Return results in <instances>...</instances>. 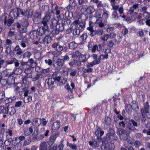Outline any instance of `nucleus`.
Masks as SVG:
<instances>
[{
	"label": "nucleus",
	"instance_id": "f257e3e1",
	"mask_svg": "<svg viewBox=\"0 0 150 150\" xmlns=\"http://www.w3.org/2000/svg\"><path fill=\"white\" fill-rule=\"evenodd\" d=\"M111 5L112 7L111 10L114 11L112 13L111 18L114 21L118 20L121 15L124 14V8L122 6L119 7V5L115 3L111 4Z\"/></svg>",
	"mask_w": 150,
	"mask_h": 150
},
{
	"label": "nucleus",
	"instance_id": "f03ea898",
	"mask_svg": "<svg viewBox=\"0 0 150 150\" xmlns=\"http://www.w3.org/2000/svg\"><path fill=\"white\" fill-rule=\"evenodd\" d=\"M22 10L19 8H16L11 10L10 13L11 18L15 19L18 18L20 13L21 15Z\"/></svg>",
	"mask_w": 150,
	"mask_h": 150
},
{
	"label": "nucleus",
	"instance_id": "7ed1b4c3",
	"mask_svg": "<svg viewBox=\"0 0 150 150\" xmlns=\"http://www.w3.org/2000/svg\"><path fill=\"white\" fill-rule=\"evenodd\" d=\"M107 136L111 141L117 140L118 139L115 134L114 130L112 128H109L108 133L107 134Z\"/></svg>",
	"mask_w": 150,
	"mask_h": 150
},
{
	"label": "nucleus",
	"instance_id": "20e7f679",
	"mask_svg": "<svg viewBox=\"0 0 150 150\" xmlns=\"http://www.w3.org/2000/svg\"><path fill=\"white\" fill-rule=\"evenodd\" d=\"M51 18L50 14L49 13L46 14L41 21V23L43 25V26L46 28H49L48 23Z\"/></svg>",
	"mask_w": 150,
	"mask_h": 150
},
{
	"label": "nucleus",
	"instance_id": "39448f33",
	"mask_svg": "<svg viewBox=\"0 0 150 150\" xmlns=\"http://www.w3.org/2000/svg\"><path fill=\"white\" fill-rule=\"evenodd\" d=\"M149 106L148 102H146L144 104V108H142L141 110V113L142 116L146 115L148 117L150 118V116H148L147 114L149 112Z\"/></svg>",
	"mask_w": 150,
	"mask_h": 150
},
{
	"label": "nucleus",
	"instance_id": "423d86ee",
	"mask_svg": "<svg viewBox=\"0 0 150 150\" xmlns=\"http://www.w3.org/2000/svg\"><path fill=\"white\" fill-rule=\"evenodd\" d=\"M48 28H46L43 26L38 28L37 30H36L38 35L42 36L44 34L46 35V33L47 31Z\"/></svg>",
	"mask_w": 150,
	"mask_h": 150
},
{
	"label": "nucleus",
	"instance_id": "0eeeda50",
	"mask_svg": "<svg viewBox=\"0 0 150 150\" xmlns=\"http://www.w3.org/2000/svg\"><path fill=\"white\" fill-rule=\"evenodd\" d=\"M51 47L54 48H55L56 50L58 52H61L63 49V47L60 45L58 42L54 43L52 45Z\"/></svg>",
	"mask_w": 150,
	"mask_h": 150
},
{
	"label": "nucleus",
	"instance_id": "6e6552de",
	"mask_svg": "<svg viewBox=\"0 0 150 150\" xmlns=\"http://www.w3.org/2000/svg\"><path fill=\"white\" fill-rule=\"evenodd\" d=\"M33 14V12L32 9L28 8L27 9L26 11L23 12L22 10L21 15L23 16H25L27 18L31 17Z\"/></svg>",
	"mask_w": 150,
	"mask_h": 150
},
{
	"label": "nucleus",
	"instance_id": "1a4fd4ad",
	"mask_svg": "<svg viewBox=\"0 0 150 150\" xmlns=\"http://www.w3.org/2000/svg\"><path fill=\"white\" fill-rule=\"evenodd\" d=\"M41 119L39 118H35L33 119V125L35 127L37 128L41 124Z\"/></svg>",
	"mask_w": 150,
	"mask_h": 150
},
{
	"label": "nucleus",
	"instance_id": "9d476101",
	"mask_svg": "<svg viewBox=\"0 0 150 150\" xmlns=\"http://www.w3.org/2000/svg\"><path fill=\"white\" fill-rule=\"evenodd\" d=\"M57 137V136L56 134L52 135L49 138V141L47 142L48 144L50 146H51L54 143Z\"/></svg>",
	"mask_w": 150,
	"mask_h": 150
},
{
	"label": "nucleus",
	"instance_id": "9b49d317",
	"mask_svg": "<svg viewBox=\"0 0 150 150\" xmlns=\"http://www.w3.org/2000/svg\"><path fill=\"white\" fill-rule=\"evenodd\" d=\"M3 72L6 76L11 77L14 74L15 70H13L12 71L11 69H6L3 71Z\"/></svg>",
	"mask_w": 150,
	"mask_h": 150
},
{
	"label": "nucleus",
	"instance_id": "f8f14e48",
	"mask_svg": "<svg viewBox=\"0 0 150 150\" xmlns=\"http://www.w3.org/2000/svg\"><path fill=\"white\" fill-rule=\"evenodd\" d=\"M93 66L90 63H88L86 65V68H85L84 69V73H91L92 72L93 70V69L91 68Z\"/></svg>",
	"mask_w": 150,
	"mask_h": 150
},
{
	"label": "nucleus",
	"instance_id": "ddd939ff",
	"mask_svg": "<svg viewBox=\"0 0 150 150\" xmlns=\"http://www.w3.org/2000/svg\"><path fill=\"white\" fill-rule=\"evenodd\" d=\"M23 68L25 69L24 72L25 73H29L32 71L31 68L32 66H30V65L28 64L27 63H24L23 65Z\"/></svg>",
	"mask_w": 150,
	"mask_h": 150
},
{
	"label": "nucleus",
	"instance_id": "4468645a",
	"mask_svg": "<svg viewBox=\"0 0 150 150\" xmlns=\"http://www.w3.org/2000/svg\"><path fill=\"white\" fill-rule=\"evenodd\" d=\"M103 33V30L102 29L95 30L93 33L91 34V37H93L95 35L100 36Z\"/></svg>",
	"mask_w": 150,
	"mask_h": 150
},
{
	"label": "nucleus",
	"instance_id": "2eb2a0df",
	"mask_svg": "<svg viewBox=\"0 0 150 150\" xmlns=\"http://www.w3.org/2000/svg\"><path fill=\"white\" fill-rule=\"evenodd\" d=\"M29 36L31 39H35L37 38L38 35L36 30H34L30 33Z\"/></svg>",
	"mask_w": 150,
	"mask_h": 150
},
{
	"label": "nucleus",
	"instance_id": "dca6fc26",
	"mask_svg": "<svg viewBox=\"0 0 150 150\" xmlns=\"http://www.w3.org/2000/svg\"><path fill=\"white\" fill-rule=\"evenodd\" d=\"M93 25L94 24L93 22L91 21H89V26L87 28V29L90 32V35L91 36V34L93 33V31L95 30L93 29Z\"/></svg>",
	"mask_w": 150,
	"mask_h": 150
},
{
	"label": "nucleus",
	"instance_id": "f3484780",
	"mask_svg": "<svg viewBox=\"0 0 150 150\" xmlns=\"http://www.w3.org/2000/svg\"><path fill=\"white\" fill-rule=\"evenodd\" d=\"M40 150H47V144L46 142L43 141L41 142L39 147Z\"/></svg>",
	"mask_w": 150,
	"mask_h": 150
},
{
	"label": "nucleus",
	"instance_id": "a211bd4d",
	"mask_svg": "<svg viewBox=\"0 0 150 150\" xmlns=\"http://www.w3.org/2000/svg\"><path fill=\"white\" fill-rule=\"evenodd\" d=\"M60 126V122L59 120H57L56 122H54L52 126V128L54 130L58 129Z\"/></svg>",
	"mask_w": 150,
	"mask_h": 150
},
{
	"label": "nucleus",
	"instance_id": "6ab92c4d",
	"mask_svg": "<svg viewBox=\"0 0 150 150\" xmlns=\"http://www.w3.org/2000/svg\"><path fill=\"white\" fill-rule=\"evenodd\" d=\"M68 70L70 72V76L72 77L74 76L76 74L77 71L76 69L71 68H68Z\"/></svg>",
	"mask_w": 150,
	"mask_h": 150
},
{
	"label": "nucleus",
	"instance_id": "aec40b11",
	"mask_svg": "<svg viewBox=\"0 0 150 150\" xmlns=\"http://www.w3.org/2000/svg\"><path fill=\"white\" fill-rule=\"evenodd\" d=\"M139 4H135L133 5L129 10L128 12V13L129 14H131L134 11L138 8Z\"/></svg>",
	"mask_w": 150,
	"mask_h": 150
},
{
	"label": "nucleus",
	"instance_id": "412c9836",
	"mask_svg": "<svg viewBox=\"0 0 150 150\" xmlns=\"http://www.w3.org/2000/svg\"><path fill=\"white\" fill-rule=\"evenodd\" d=\"M86 11L88 14H91L94 12L95 9L93 7L90 6L87 8Z\"/></svg>",
	"mask_w": 150,
	"mask_h": 150
},
{
	"label": "nucleus",
	"instance_id": "4be33fe9",
	"mask_svg": "<svg viewBox=\"0 0 150 150\" xmlns=\"http://www.w3.org/2000/svg\"><path fill=\"white\" fill-rule=\"evenodd\" d=\"M64 62L62 59H58L56 61V64L59 67H62L64 64Z\"/></svg>",
	"mask_w": 150,
	"mask_h": 150
},
{
	"label": "nucleus",
	"instance_id": "5701e85b",
	"mask_svg": "<svg viewBox=\"0 0 150 150\" xmlns=\"http://www.w3.org/2000/svg\"><path fill=\"white\" fill-rule=\"evenodd\" d=\"M67 146H69L72 150H76L77 149V146L74 144L69 143L68 142H67Z\"/></svg>",
	"mask_w": 150,
	"mask_h": 150
},
{
	"label": "nucleus",
	"instance_id": "b1692460",
	"mask_svg": "<svg viewBox=\"0 0 150 150\" xmlns=\"http://www.w3.org/2000/svg\"><path fill=\"white\" fill-rule=\"evenodd\" d=\"M54 11H56V14L57 15H58L60 13V11L59 9L58 6H57L56 7H55L54 8H53L51 11V13H54Z\"/></svg>",
	"mask_w": 150,
	"mask_h": 150
},
{
	"label": "nucleus",
	"instance_id": "393cba45",
	"mask_svg": "<svg viewBox=\"0 0 150 150\" xmlns=\"http://www.w3.org/2000/svg\"><path fill=\"white\" fill-rule=\"evenodd\" d=\"M108 39H109V35L107 33L104 34L100 38L101 40L104 41H107Z\"/></svg>",
	"mask_w": 150,
	"mask_h": 150
},
{
	"label": "nucleus",
	"instance_id": "a878e982",
	"mask_svg": "<svg viewBox=\"0 0 150 150\" xmlns=\"http://www.w3.org/2000/svg\"><path fill=\"white\" fill-rule=\"evenodd\" d=\"M54 79L53 78H48L46 80V82L48 86H51L54 83Z\"/></svg>",
	"mask_w": 150,
	"mask_h": 150
},
{
	"label": "nucleus",
	"instance_id": "bb28decb",
	"mask_svg": "<svg viewBox=\"0 0 150 150\" xmlns=\"http://www.w3.org/2000/svg\"><path fill=\"white\" fill-rule=\"evenodd\" d=\"M77 46V44L74 42H71L69 44V47L71 49H74Z\"/></svg>",
	"mask_w": 150,
	"mask_h": 150
},
{
	"label": "nucleus",
	"instance_id": "cd10ccee",
	"mask_svg": "<svg viewBox=\"0 0 150 150\" xmlns=\"http://www.w3.org/2000/svg\"><path fill=\"white\" fill-rule=\"evenodd\" d=\"M58 21L56 20H52L51 21V24L50 25V28H54L57 25Z\"/></svg>",
	"mask_w": 150,
	"mask_h": 150
},
{
	"label": "nucleus",
	"instance_id": "c85d7f7f",
	"mask_svg": "<svg viewBox=\"0 0 150 150\" xmlns=\"http://www.w3.org/2000/svg\"><path fill=\"white\" fill-rule=\"evenodd\" d=\"M46 35L47 36L45 38V44H48L51 41L52 39L50 36L47 35V34H46Z\"/></svg>",
	"mask_w": 150,
	"mask_h": 150
},
{
	"label": "nucleus",
	"instance_id": "c756f323",
	"mask_svg": "<svg viewBox=\"0 0 150 150\" xmlns=\"http://www.w3.org/2000/svg\"><path fill=\"white\" fill-rule=\"evenodd\" d=\"M125 107L127 112H129L130 111L132 110V107L131 105L127 104H125Z\"/></svg>",
	"mask_w": 150,
	"mask_h": 150
},
{
	"label": "nucleus",
	"instance_id": "7c9ffc66",
	"mask_svg": "<svg viewBox=\"0 0 150 150\" xmlns=\"http://www.w3.org/2000/svg\"><path fill=\"white\" fill-rule=\"evenodd\" d=\"M8 113L11 115H13L15 112L14 108L12 107H8Z\"/></svg>",
	"mask_w": 150,
	"mask_h": 150
},
{
	"label": "nucleus",
	"instance_id": "2f4dec72",
	"mask_svg": "<svg viewBox=\"0 0 150 150\" xmlns=\"http://www.w3.org/2000/svg\"><path fill=\"white\" fill-rule=\"evenodd\" d=\"M42 75L41 74H38L36 75L35 77L33 79V81H36L39 79H41L42 78Z\"/></svg>",
	"mask_w": 150,
	"mask_h": 150
},
{
	"label": "nucleus",
	"instance_id": "473e14b6",
	"mask_svg": "<svg viewBox=\"0 0 150 150\" xmlns=\"http://www.w3.org/2000/svg\"><path fill=\"white\" fill-rule=\"evenodd\" d=\"M74 29H73V33L74 35H76L79 34L80 33V30L76 28V25H74Z\"/></svg>",
	"mask_w": 150,
	"mask_h": 150
},
{
	"label": "nucleus",
	"instance_id": "72a5a7b5",
	"mask_svg": "<svg viewBox=\"0 0 150 150\" xmlns=\"http://www.w3.org/2000/svg\"><path fill=\"white\" fill-rule=\"evenodd\" d=\"M99 59V57L98 59H95L90 63L93 66L96 64H98L100 62V59Z\"/></svg>",
	"mask_w": 150,
	"mask_h": 150
},
{
	"label": "nucleus",
	"instance_id": "f704fd0d",
	"mask_svg": "<svg viewBox=\"0 0 150 150\" xmlns=\"http://www.w3.org/2000/svg\"><path fill=\"white\" fill-rule=\"evenodd\" d=\"M109 12L107 11L104 12L102 15V17L105 19H106L108 18V16L109 15Z\"/></svg>",
	"mask_w": 150,
	"mask_h": 150
},
{
	"label": "nucleus",
	"instance_id": "c9c22d12",
	"mask_svg": "<svg viewBox=\"0 0 150 150\" xmlns=\"http://www.w3.org/2000/svg\"><path fill=\"white\" fill-rule=\"evenodd\" d=\"M45 63L48 65L49 66H51L52 63L53 61L51 59H46L45 60Z\"/></svg>",
	"mask_w": 150,
	"mask_h": 150
},
{
	"label": "nucleus",
	"instance_id": "e433bc0d",
	"mask_svg": "<svg viewBox=\"0 0 150 150\" xmlns=\"http://www.w3.org/2000/svg\"><path fill=\"white\" fill-rule=\"evenodd\" d=\"M88 143L93 148L96 147L97 146V142L96 141H89Z\"/></svg>",
	"mask_w": 150,
	"mask_h": 150
},
{
	"label": "nucleus",
	"instance_id": "4c0bfd02",
	"mask_svg": "<svg viewBox=\"0 0 150 150\" xmlns=\"http://www.w3.org/2000/svg\"><path fill=\"white\" fill-rule=\"evenodd\" d=\"M31 54L30 52H26L23 54V58H25V57L29 58L31 56Z\"/></svg>",
	"mask_w": 150,
	"mask_h": 150
},
{
	"label": "nucleus",
	"instance_id": "58836bf2",
	"mask_svg": "<svg viewBox=\"0 0 150 150\" xmlns=\"http://www.w3.org/2000/svg\"><path fill=\"white\" fill-rule=\"evenodd\" d=\"M63 141L60 142L59 144L57 146V150H63L64 147V145L63 144Z\"/></svg>",
	"mask_w": 150,
	"mask_h": 150
},
{
	"label": "nucleus",
	"instance_id": "ea45409f",
	"mask_svg": "<svg viewBox=\"0 0 150 150\" xmlns=\"http://www.w3.org/2000/svg\"><path fill=\"white\" fill-rule=\"evenodd\" d=\"M111 120L110 118L108 117H105V123L107 125H109L110 124Z\"/></svg>",
	"mask_w": 150,
	"mask_h": 150
},
{
	"label": "nucleus",
	"instance_id": "a19ab883",
	"mask_svg": "<svg viewBox=\"0 0 150 150\" xmlns=\"http://www.w3.org/2000/svg\"><path fill=\"white\" fill-rule=\"evenodd\" d=\"M9 37H12L15 35V30L12 31L10 30L7 33Z\"/></svg>",
	"mask_w": 150,
	"mask_h": 150
},
{
	"label": "nucleus",
	"instance_id": "79ce46f5",
	"mask_svg": "<svg viewBox=\"0 0 150 150\" xmlns=\"http://www.w3.org/2000/svg\"><path fill=\"white\" fill-rule=\"evenodd\" d=\"M1 109H2V112L4 114H7L8 113V107L4 108L3 107H1Z\"/></svg>",
	"mask_w": 150,
	"mask_h": 150
},
{
	"label": "nucleus",
	"instance_id": "37998d69",
	"mask_svg": "<svg viewBox=\"0 0 150 150\" xmlns=\"http://www.w3.org/2000/svg\"><path fill=\"white\" fill-rule=\"evenodd\" d=\"M13 19L12 18L11 19H8L7 21V25L8 27H10L11 25L14 22Z\"/></svg>",
	"mask_w": 150,
	"mask_h": 150
},
{
	"label": "nucleus",
	"instance_id": "c03bdc74",
	"mask_svg": "<svg viewBox=\"0 0 150 150\" xmlns=\"http://www.w3.org/2000/svg\"><path fill=\"white\" fill-rule=\"evenodd\" d=\"M142 15L146 20L149 19L150 17V14L147 12L143 13Z\"/></svg>",
	"mask_w": 150,
	"mask_h": 150
},
{
	"label": "nucleus",
	"instance_id": "a18cd8bd",
	"mask_svg": "<svg viewBox=\"0 0 150 150\" xmlns=\"http://www.w3.org/2000/svg\"><path fill=\"white\" fill-rule=\"evenodd\" d=\"M27 27H23L21 28L20 29L19 31L21 33H26L27 32Z\"/></svg>",
	"mask_w": 150,
	"mask_h": 150
},
{
	"label": "nucleus",
	"instance_id": "49530a36",
	"mask_svg": "<svg viewBox=\"0 0 150 150\" xmlns=\"http://www.w3.org/2000/svg\"><path fill=\"white\" fill-rule=\"evenodd\" d=\"M85 25V23L83 21L79 22V24L77 25L78 28L79 27H81L82 28H83Z\"/></svg>",
	"mask_w": 150,
	"mask_h": 150
},
{
	"label": "nucleus",
	"instance_id": "de8ad7c7",
	"mask_svg": "<svg viewBox=\"0 0 150 150\" xmlns=\"http://www.w3.org/2000/svg\"><path fill=\"white\" fill-rule=\"evenodd\" d=\"M31 140L30 139H28L27 140H25L23 143V145L24 146H26L29 145L31 143Z\"/></svg>",
	"mask_w": 150,
	"mask_h": 150
},
{
	"label": "nucleus",
	"instance_id": "09e8293b",
	"mask_svg": "<svg viewBox=\"0 0 150 150\" xmlns=\"http://www.w3.org/2000/svg\"><path fill=\"white\" fill-rule=\"evenodd\" d=\"M7 82L5 79H1L0 80V83L1 84L2 86H5L7 84Z\"/></svg>",
	"mask_w": 150,
	"mask_h": 150
},
{
	"label": "nucleus",
	"instance_id": "8fccbe9b",
	"mask_svg": "<svg viewBox=\"0 0 150 150\" xmlns=\"http://www.w3.org/2000/svg\"><path fill=\"white\" fill-rule=\"evenodd\" d=\"M145 20L144 19H141L139 20L137 22V23L138 25H141L144 24Z\"/></svg>",
	"mask_w": 150,
	"mask_h": 150
},
{
	"label": "nucleus",
	"instance_id": "3c124183",
	"mask_svg": "<svg viewBox=\"0 0 150 150\" xmlns=\"http://www.w3.org/2000/svg\"><path fill=\"white\" fill-rule=\"evenodd\" d=\"M87 38V35L86 33H84L80 37V39L82 41H83L86 40Z\"/></svg>",
	"mask_w": 150,
	"mask_h": 150
},
{
	"label": "nucleus",
	"instance_id": "603ef678",
	"mask_svg": "<svg viewBox=\"0 0 150 150\" xmlns=\"http://www.w3.org/2000/svg\"><path fill=\"white\" fill-rule=\"evenodd\" d=\"M50 71V68H47L45 69H43L41 71V73L43 74H46L49 72Z\"/></svg>",
	"mask_w": 150,
	"mask_h": 150
},
{
	"label": "nucleus",
	"instance_id": "864d4df0",
	"mask_svg": "<svg viewBox=\"0 0 150 150\" xmlns=\"http://www.w3.org/2000/svg\"><path fill=\"white\" fill-rule=\"evenodd\" d=\"M65 88L67 89L69 92H70L71 93H73V91L70 87V86L68 84H67L65 86Z\"/></svg>",
	"mask_w": 150,
	"mask_h": 150
},
{
	"label": "nucleus",
	"instance_id": "5fc2aeb1",
	"mask_svg": "<svg viewBox=\"0 0 150 150\" xmlns=\"http://www.w3.org/2000/svg\"><path fill=\"white\" fill-rule=\"evenodd\" d=\"M13 63L14 64L15 66L16 67H18L20 64L18 61L15 58H13Z\"/></svg>",
	"mask_w": 150,
	"mask_h": 150
},
{
	"label": "nucleus",
	"instance_id": "6e6d98bb",
	"mask_svg": "<svg viewBox=\"0 0 150 150\" xmlns=\"http://www.w3.org/2000/svg\"><path fill=\"white\" fill-rule=\"evenodd\" d=\"M22 104V102L21 101H19L16 102L15 105V106L16 108H18L21 106Z\"/></svg>",
	"mask_w": 150,
	"mask_h": 150
},
{
	"label": "nucleus",
	"instance_id": "4d7b16f0",
	"mask_svg": "<svg viewBox=\"0 0 150 150\" xmlns=\"http://www.w3.org/2000/svg\"><path fill=\"white\" fill-rule=\"evenodd\" d=\"M61 74L62 76H67L68 75V71L66 70H62L61 71Z\"/></svg>",
	"mask_w": 150,
	"mask_h": 150
},
{
	"label": "nucleus",
	"instance_id": "13d9d810",
	"mask_svg": "<svg viewBox=\"0 0 150 150\" xmlns=\"http://www.w3.org/2000/svg\"><path fill=\"white\" fill-rule=\"evenodd\" d=\"M41 120H42L41 123H42V125L43 126H45L47 123L48 121L46 120L44 118L41 119Z\"/></svg>",
	"mask_w": 150,
	"mask_h": 150
},
{
	"label": "nucleus",
	"instance_id": "bf43d9fd",
	"mask_svg": "<svg viewBox=\"0 0 150 150\" xmlns=\"http://www.w3.org/2000/svg\"><path fill=\"white\" fill-rule=\"evenodd\" d=\"M42 8L43 9H44V11L45 12L48 11L49 9V7L48 6H42Z\"/></svg>",
	"mask_w": 150,
	"mask_h": 150
},
{
	"label": "nucleus",
	"instance_id": "052dcab7",
	"mask_svg": "<svg viewBox=\"0 0 150 150\" xmlns=\"http://www.w3.org/2000/svg\"><path fill=\"white\" fill-rule=\"evenodd\" d=\"M49 150H57V144H54L52 147L50 146Z\"/></svg>",
	"mask_w": 150,
	"mask_h": 150
},
{
	"label": "nucleus",
	"instance_id": "680f3d73",
	"mask_svg": "<svg viewBox=\"0 0 150 150\" xmlns=\"http://www.w3.org/2000/svg\"><path fill=\"white\" fill-rule=\"evenodd\" d=\"M142 133H146L147 135H150V129H144L142 131Z\"/></svg>",
	"mask_w": 150,
	"mask_h": 150
},
{
	"label": "nucleus",
	"instance_id": "e2e57ef3",
	"mask_svg": "<svg viewBox=\"0 0 150 150\" xmlns=\"http://www.w3.org/2000/svg\"><path fill=\"white\" fill-rule=\"evenodd\" d=\"M108 34L109 35V38L112 39L115 37L116 34L114 32H111Z\"/></svg>",
	"mask_w": 150,
	"mask_h": 150
},
{
	"label": "nucleus",
	"instance_id": "0e129e2a",
	"mask_svg": "<svg viewBox=\"0 0 150 150\" xmlns=\"http://www.w3.org/2000/svg\"><path fill=\"white\" fill-rule=\"evenodd\" d=\"M22 72V70L21 69H17L16 71H15V73L16 74H20Z\"/></svg>",
	"mask_w": 150,
	"mask_h": 150
},
{
	"label": "nucleus",
	"instance_id": "69168bd1",
	"mask_svg": "<svg viewBox=\"0 0 150 150\" xmlns=\"http://www.w3.org/2000/svg\"><path fill=\"white\" fill-rule=\"evenodd\" d=\"M74 52L75 53L76 56V57L79 58L82 56V54H81V53H80L79 51H76Z\"/></svg>",
	"mask_w": 150,
	"mask_h": 150
},
{
	"label": "nucleus",
	"instance_id": "338daca9",
	"mask_svg": "<svg viewBox=\"0 0 150 150\" xmlns=\"http://www.w3.org/2000/svg\"><path fill=\"white\" fill-rule=\"evenodd\" d=\"M28 24L29 23L27 21H23L22 23V25L23 27H26L27 28V26L28 25Z\"/></svg>",
	"mask_w": 150,
	"mask_h": 150
},
{
	"label": "nucleus",
	"instance_id": "774afa93",
	"mask_svg": "<svg viewBox=\"0 0 150 150\" xmlns=\"http://www.w3.org/2000/svg\"><path fill=\"white\" fill-rule=\"evenodd\" d=\"M94 45V43L92 42H89L88 43V47L89 50H91Z\"/></svg>",
	"mask_w": 150,
	"mask_h": 150
}]
</instances>
